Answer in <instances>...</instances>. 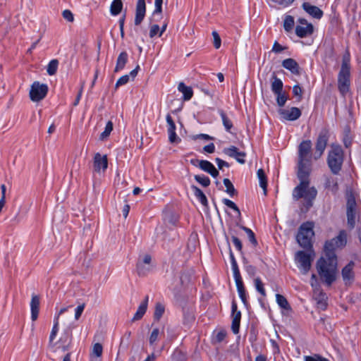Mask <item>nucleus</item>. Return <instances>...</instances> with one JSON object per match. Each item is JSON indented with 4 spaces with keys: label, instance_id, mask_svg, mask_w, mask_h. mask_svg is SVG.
Returning <instances> with one entry per match:
<instances>
[{
    "label": "nucleus",
    "instance_id": "55",
    "mask_svg": "<svg viewBox=\"0 0 361 361\" xmlns=\"http://www.w3.org/2000/svg\"><path fill=\"white\" fill-rule=\"evenodd\" d=\"M324 358L319 354H314L312 356H305V361H324Z\"/></svg>",
    "mask_w": 361,
    "mask_h": 361
},
{
    "label": "nucleus",
    "instance_id": "32",
    "mask_svg": "<svg viewBox=\"0 0 361 361\" xmlns=\"http://www.w3.org/2000/svg\"><path fill=\"white\" fill-rule=\"evenodd\" d=\"M192 189L194 191L195 197L200 201V202L205 207H207L208 202L206 195L204 192L197 186L192 185Z\"/></svg>",
    "mask_w": 361,
    "mask_h": 361
},
{
    "label": "nucleus",
    "instance_id": "19",
    "mask_svg": "<svg viewBox=\"0 0 361 361\" xmlns=\"http://www.w3.org/2000/svg\"><path fill=\"white\" fill-rule=\"evenodd\" d=\"M355 267V262L350 261L346 266H345L341 271L343 279L345 284L348 282L350 283L354 280L355 273L353 269Z\"/></svg>",
    "mask_w": 361,
    "mask_h": 361
},
{
    "label": "nucleus",
    "instance_id": "51",
    "mask_svg": "<svg viewBox=\"0 0 361 361\" xmlns=\"http://www.w3.org/2000/svg\"><path fill=\"white\" fill-rule=\"evenodd\" d=\"M159 334V329H157V328L154 329L151 333L150 336H149V341L150 345H153L157 341Z\"/></svg>",
    "mask_w": 361,
    "mask_h": 361
},
{
    "label": "nucleus",
    "instance_id": "12",
    "mask_svg": "<svg viewBox=\"0 0 361 361\" xmlns=\"http://www.w3.org/2000/svg\"><path fill=\"white\" fill-rule=\"evenodd\" d=\"M72 329L70 326L66 328L61 336L60 337L58 343L59 344L58 348L61 349L63 352L68 350L72 342Z\"/></svg>",
    "mask_w": 361,
    "mask_h": 361
},
{
    "label": "nucleus",
    "instance_id": "49",
    "mask_svg": "<svg viewBox=\"0 0 361 361\" xmlns=\"http://www.w3.org/2000/svg\"><path fill=\"white\" fill-rule=\"evenodd\" d=\"M302 93V90L299 85H295L293 87V94L295 97H298V101H301Z\"/></svg>",
    "mask_w": 361,
    "mask_h": 361
},
{
    "label": "nucleus",
    "instance_id": "24",
    "mask_svg": "<svg viewBox=\"0 0 361 361\" xmlns=\"http://www.w3.org/2000/svg\"><path fill=\"white\" fill-rule=\"evenodd\" d=\"M39 298L38 295H32L30 302L31 319L32 321L37 320L39 310Z\"/></svg>",
    "mask_w": 361,
    "mask_h": 361
},
{
    "label": "nucleus",
    "instance_id": "53",
    "mask_svg": "<svg viewBox=\"0 0 361 361\" xmlns=\"http://www.w3.org/2000/svg\"><path fill=\"white\" fill-rule=\"evenodd\" d=\"M231 266H232V269L233 271V276H234L235 281H237L238 279L239 280L242 279L237 262L232 263Z\"/></svg>",
    "mask_w": 361,
    "mask_h": 361
},
{
    "label": "nucleus",
    "instance_id": "11",
    "mask_svg": "<svg viewBox=\"0 0 361 361\" xmlns=\"http://www.w3.org/2000/svg\"><path fill=\"white\" fill-rule=\"evenodd\" d=\"M295 259L300 264V267L303 269L304 274H307L311 268L312 259L310 254L302 250L298 251Z\"/></svg>",
    "mask_w": 361,
    "mask_h": 361
},
{
    "label": "nucleus",
    "instance_id": "48",
    "mask_svg": "<svg viewBox=\"0 0 361 361\" xmlns=\"http://www.w3.org/2000/svg\"><path fill=\"white\" fill-rule=\"evenodd\" d=\"M223 203L226 205L228 207L232 209L233 210H234L235 212H237L238 214H240V209L238 207V206L231 200H228V199H224L222 200Z\"/></svg>",
    "mask_w": 361,
    "mask_h": 361
},
{
    "label": "nucleus",
    "instance_id": "62",
    "mask_svg": "<svg viewBox=\"0 0 361 361\" xmlns=\"http://www.w3.org/2000/svg\"><path fill=\"white\" fill-rule=\"evenodd\" d=\"M215 161L219 169H222L224 166L229 167V164L228 162L219 158H216Z\"/></svg>",
    "mask_w": 361,
    "mask_h": 361
},
{
    "label": "nucleus",
    "instance_id": "6",
    "mask_svg": "<svg viewBox=\"0 0 361 361\" xmlns=\"http://www.w3.org/2000/svg\"><path fill=\"white\" fill-rule=\"evenodd\" d=\"M347 243V235L345 231H341L338 235L326 241L324 245L326 254H335L334 250L344 247Z\"/></svg>",
    "mask_w": 361,
    "mask_h": 361
},
{
    "label": "nucleus",
    "instance_id": "23",
    "mask_svg": "<svg viewBox=\"0 0 361 361\" xmlns=\"http://www.w3.org/2000/svg\"><path fill=\"white\" fill-rule=\"evenodd\" d=\"M200 168L205 172L209 173L214 178H216L219 176L218 170L209 161L201 160L200 162Z\"/></svg>",
    "mask_w": 361,
    "mask_h": 361
},
{
    "label": "nucleus",
    "instance_id": "2",
    "mask_svg": "<svg viewBox=\"0 0 361 361\" xmlns=\"http://www.w3.org/2000/svg\"><path fill=\"white\" fill-rule=\"evenodd\" d=\"M321 279L328 286H331L336 279L337 258L336 254L325 253V257H320L316 264Z\"/></svg>",
    "mask_w": 361,
    "mask_h": 361
},
{
    "label": "nucleus",
    "instance_id": "33",
    "mask_svg": "<svg viewBox=\"0 0 361 361\" xmlns=\"http://www.w3.org/2000/svg\"><path fill=\"white\" fill-rule=\"evenodd\" d=\"M238 292L239 294V296L242 300V302L244 303V305H247V298H246V294H245V289L243 285V280H237L235 281Z\"/></svg>",
    "mask_w": 361,
    "mask_h": 361
},
{
    "label": "nucleus",
    "instance_id": "5",
    "mask_svg": "<svg viewBox=\"0 0 361 361\" xmlns=\"http://www.w3.org/2000/svg\"><path fill=\"white\" fill-rule=\"evenodd\" d=\"M343 162V151L340 145H332L327 157V164L334 174H338Z\"/></svg>",
    "mask_w": 361,
    "mask_h": 361
},
{
    "label": "nucleus",
    "instance_id": "20",
    "mask_svg": "<svg viewBox=\"0 0 361 361\" xmlns=\"http://www.w3.org/2000/svg\"><path fill=\"white\" fill-rule=\"evenodd\" d=\"M166 122L169 125L168 128V133H169V140L171 143L178 142L180 141V139L177 136L176 133V125L174 121H173L172 117L170 114H167L166 116Z\"/></svg>",
    "mask_w": 361,
    "mask_h": 361
},
{
    "label": "nucleus",
    "instance_id": "29",
    "mask_svg": "<svg viewBox=\"0 0 361 361\" xmlns=\"http://www.w3.org/2000/svg\"><path fill=\"white\" fill-rule=\"evenodd\" d=\"M128 55L126 51H122L118 56L114 72L123 70L128 61Z\"/></svg>",
    "mask_w": 361,
    "mask_h": 361
},
{
    "label": "nucleus",
    "instance_id": "10",
    "mask_svg": "<svg viewBox=\"0 0 361 361\" xmlns=\"http://www.w3.org/2000/svg\"><path fill=\"white\" fill-rule=\"evenodd\" d=\"M153 269V265L152 264V257L151 255L146 254L142 257H140L138 258L136 269L138 276H145L150 271H152Z\"/></svg>",
    "mask_w": 361,
    "mask_h": 361
},
{
    "label": "nucleus",
    "instance_id": "30",
    "mask_svg": "<svg viewBox=\"0 0 361 361\" xmlns=\"http://www.w3.org/2000/svg\"><path fill=\"white\" fill-rule=\"evenodd\" d=\"M178 90L183 94V99L185 101L190 100L193 95L192 88L186 86L183 82L179 83Z\"/></svg>",
    "mask_w": 361,
    "mask_h": 361
},
{
    "label": "nucleus",
    "instance_id": "27",
    "mask_svg": "<svg viewBox=\"0 0 361 361\" xmlns=\"http://www.w3.org/2000/svg\"><path fill=\"white\" fill-rule=\"evenodd\" d=\"M283 84L281 79L278 78L274 72L271 75V89L274 94H279L283 92Z\"/></svg>",
    "mask_w": 361,
    "mask_h": 361
},
{
    "label": "nucleus",
    "instance_id": "59",
    "mask_svg": "<svg viewBox=\"0 0 361 361\" xmlns=\"http://www.w3.org/2000/svg\"><path fill=\"white\" fill-rule=\"evenodd\" d=\"M126 13L123 15V16L119 19V28H120V31H121V36L122 38L124 37V30H123V27H124V22H125V18H126Z\"/></svg>",
    "mask_w": 361,
    "mask_h": 361
},
{
    "label": "nucleus",
    "instance_id": "17",
    "mask_svg": "<svg viewBox=\"0 0 361 361\" xmlns=\"http://www.w3.org/2000/svg\"><path fill=\"white\" fill-rule=\"evenodd\" d=\"M224 152L230 157L235 158L240 164H243L245 163V160L244 159L246 156L245 152H239L238 149L235 146H231L230 147L225 148L224 149Z\"/></svg>",
    "mask_w": 361,
    "mask_h": 361
},
{
    "label": "nucleus",
    "instance_id": "61",
    "mask_svg": "<svg viewBox=\"0 0 361 361\" xmlns=\"http://www.w3.org/2000/svg\"><path fill=\"white\" fill-rule=\"evenodd\" d=\"M285 49H286V47H282L277 42H275L273 45V47H272V51H274L275 53H280L282 51H283Z\"/></svg>",
    "mask_w": 361,
    "mask_h": 361
},
{
    "label": "nucleus",
    "instance_id": "52",
    "mask_svg": "<svg viewBox=\"0 0 361 361\" xmlns=\"http://www.w3.org/2000/svg\"><path fill=\"white\" fill-rule=\"evenodd\" d=\"M212 36L214 38V46L216 49H219L221 47V43L220 36L216 31L212 32Z\"/></svg>",
    "mask_w": 361,
    "mask_h": 361
},
{
    "label": "nucleus",
    "instance_id": "7",
    "mask_svg": "<svg viewBox=\"0 0 361 361\" xmlns=\"http://www.w3.org/2000/svg\"><path fill=\"white\" fill-rule=\"evenodd\" d=\"M356 201L354 195L350 193L347 195L346 214L348 227L352 229L355 225Z\"/></svg>",
    "mask_w": 361,
    "mask_h": 361
},
{
    "label": "nucleus",
    "instance_id": "31",
    "mask_svg": "<svg viewBox=\"0 0 361 361\" xmlns=\"http://www.w3.org/2000/svg\"><path fill=\"white\" fill-rule=\"evenodd\" d=\"M123 2L121 0H114L110 6V12L112 16L118 15L123 9Z\"/></svg>",
    "mask_w": 361,
    "mask_h": 361
},
{
    "label": "nucleus",
    "instance_id": "43",
    "mask_svg": "<svg viewBox=\"0 0 361 361\" xmlns=\"http://www.w3.org/2000/svg\"><path fill=\"white\" fill-rule=\"evenodd\" d=\"M112 130H113V123L111 121H109L107 122L104 132L102 133V134L100 135V139L101 140L106 139L107 137H109V135H110V133Z\"/></svg>",
    "mask_w": 361,
    "mask_h": 361
},
{
    "label": "nucleus",
    "instance_id": "16",
    "mask_svg": "<svg viewBox=\"0 0 361 361\" xmlns=\"http://www.w3.org/2000/svg\"><path fill=\"white\" fill-rule=\"evenodd\" d=\"M146 13L145 0H137L136 4L135 25H139L142 22Z\"/></svg>",
    "mask_w": 361,
    "mask_h": 361
},
{
    "label": "nucleus",
    "instance_id": "18",
    "mask_svg": "<svg viewBox=\"0 0 361 361\" xmlns=\"http://www.w3.org/2000/svg\"><path fill=\"white\" fill-rule=\"evenodd\" d=\"M93 167L96 172L99 173L101 169L104 171L108 167L106 155L102 156L99 153H97L94 157Z\"/></svg>",
    "mask_w": 361,
    "mask_h": 361
},
{
    "label": "nucleus",
    "instance_id": "41",
    "mask_svg": "<svg viewBox=\"0 0 361 361\" xmlns=\"http://www.w3.org/2000/svg\"><path fill=\"white\" fill-rule=\"evenodd\" d=\"M59 61L57 59H53L51 60L47 68V73L49 75H53L56 73L57 68H58Z\"/></svg>",
    "mask_w": 361,
    "mask_h": 361
},
{
    "label": "nucleus",
    "instance_id": "38",
    "mask_svg": "<svg viewBox=\"0 0 361 361\" xmlns=\"http://www.w3.org/2000/svg\"><path fill=\"white\" fill-rule=\"evenodd\" d=\"M239 226L243 231H244L247 233L250 242L253 245V246L256 247L258 245V243L253 231L250 228L245 226L240 225Z\"/></svg>",
    "mask_w": 361,
    "mask_h": 361
},
{
    "label": "nucleus",
    "instance_id": "25",
    "mask_svg": "<svg viewBox=\"0 0 361 361\" xmlns=\"http://www.w3.org/2000/svg\"><path fill=\"white\" fill-rule=\"evenodd\" d=\"M314 32V26L312 24H309L307 26L303 27L297 25L295 27V34L300 38L306 37L311 35Z\"/></svg>",
    "mask_w": 361,
    "mask_h": 361
},
{
    "label": "nucleus",
    "instance_id": "64",
    "mask_svg": "<svg viewBox=\"0 0 361 361\" xmlns=\"http://www.w3.org/2000/svg\"><path fill=\"white\" fill-rule=\"evenodd\" d=\"M203 150L205 152L212 154V153L214 152L215 146H214V143H210V144L204 146V148H203Z\"/></svg>",
    "mask_w": 361,
    "mask_h": 361
},
{
    "label": "nucleus",
    "instance_id": "1",
    "mask_svg": "<svg viewBox=\"0 0 361 361\" xmlns=\"http://www.w3.org/2000/svg\"><path fill=\"white\" fill-rule=\"evenodd\" d=\"M312 142L310 140H303L298 146V162L297 176L300 183L293 191V197L297 201L300 198L305 199L304 207L308 210L313 205L317 190L314 187L309 188L310 174L311 171Z\"/></svg>",
    "mask_w": 361,
    "mask_h": 361
},
{
    "label": "nucleus",
    "instance_id": "47",
    "mask_svg": "<svg viewBox=\"0 0 361 361\" xmlns=\"http://www.w3.org/2000/svg\"><path fill=\"white\" fill-rule=\"evenodd\" d=\"M103 352V347L102 344L97 343L93 345L92 355H95L96 357H101Z\"/></svg>",
    "mask_w": 361,
    "mask_h": 361
},
{
    "label": "nucleus",
    "instance_id": "15",
    "mask_svg": "<svg viewBox=\"0 0 361 361\" xmlns=\"http://www.w3.org/2000/svg\"><path fill=\"white\" fill-rule=\"evenodd\" d=\"M232 324L231 329L235 334H238L241 319V312L237 310V305L235 301L232 302Z\"/></svg>",
    "mask_w": 361,
    "mask_h": 361
},
{
    "label": "nucleus",
    "instance_id": "40",
    "mask_svg": "<svg viewBox=\"0 0 361 361\" xmlns=\"http://www.w3.org/2000/svg\"><path fill=\"white\" fill-rule=\"evenodd\" d=\"M172 361H185L187 355L185 353L179 349H176L171 355Z\"/></svg>",
    "mask_w": 361,
    "mask_h": 361
},
{
    "label": "nucleus",
    "instance_id": "50",
    "mask_svg": "<svg viewBox=\"0 0 361 361\" xmlns=\"http://www.w3.org/2000/svg\"><path fill=\"white\" fill-rule=\"evenodd\" d=\"M226 336V332L224 330L219 331L215 337L213 338V342L216 343H221L224 340Z\"/></svg>",
    "mask_w": 361,
    "mask_h": 361
},
{
    "label": "nucleus",
    "instance_id": "60",
    "mask_svg": "<svg viewBox=\"0 0 361 361\" xmlns=\"http://www.w3.org/2000/svg\"><path fill=\"white\" fill-rule=\"evenodd\" d=\"M159 30V26L158 25H153L150 27L149 37L151 38H153L158 33Z\"/></svg>",
    "mask_w": 361,
    "mask_h": 361
},
{
    "label": "nucleus",
    "instance_id": "13",
    "mask_svg": "<svg viewBox=\"0 0 361 361\" xmlns=\"http://www.w3.org/2000/svg\"><path fill=\"white\" fill-rule=\"evenodd\" d=\"M314 298L317 301V308L325 310L327 307L326 294L320 288V286L317 284L314 288Z\"/></svg>",
    "mask_w": 361,
    "mask_h": 361
},
{
    "label": "nucleus",
    "instance_id": "54",
    "mask_svg": "<svg viewBox=\"0 0 361 361\" xmlns=\"http://www.w3.org/2000/svg\"><path fill=\"white\" fill-rule=\"evenodd\" d=\"M129 80H130V75H123L117 80V82L116 83V88L118 87L119 86L126 85V83L128 82Z\"/></svg>",
    "mask_w": 361,
    "mask_h": 361
},
{
    "label": "nucleus",
    "instance_id": "36",
    "mask_svg": "<svg viewBox=\"0 0 361 361\" xmlns=\"http://www.w3.org/2000/svg\"><path fill=\"white\" fill-rule=\"evenodd\" d=\"M276 302L280 307L286 310H291L290 305L283 295L281 294H276Z\"/></svg>",
    "mask_w": 361,
    "mask_h": 361
},
{
    "label": "nucleus",
    "instance_id": "26",
    "mask_svg": "<svg viewBox=\"0 0 361 361\" xmlns=\"http://www.w3.org/2000/svg\"><path fill=\"white\" fill-rule=\"evenodd\" d=\"M149 296L147 295L145 300L141 302L135 314H134L132 322L140 320L142 318L147 309Z\"/></svg>",
    "mask_w": 361,
    "mask_h": 361
},
{
    "label": "nucleus",
    "instance_id": "45",
    "mask_svg": "<svg viewBox=\"0 0 361 361\" xmlns=\"http://www.w3.org/2000/svg\"><path fill=\"white\" fill-rule=\"evenodd\" d=\"M194 178L196 181H197L204 187H207L210 185V179L207 176H200L199 175H195Z\"/></svg>",
    "mask_w": 361,
    "mask_h": 361
},
{
    "label": "nucleus",
    "instance_id": "4",
    "mask_svg": "<svg viewBox=\"0 0 361 361\" xmlns=\"http://www.w3.org/2000/svg\"><path fill=\"white\" fill-rule=\"evenodd\" d=\"M314 224L312 221H306L300 225L296 235V240L300 247L309 252H312Z\"/></svg>",
    "mask_w": 361,
    "mask_h": 361
},
{
    "label": "nucleus",
    "instance_id": "34",
    "mask_svg": "<svg viewBox=\"0 0 361 361\" xmlns=\"http://www.w3.org/2000/svg\"><path fill=\"white\" fill-rule=\"evenodd\" d=\"M257 177L259 180V185L263 189L264 194L267 193V176L262 169H259L257 171Z\"/></svg>",
    "mask_w": 361,
    "mask_h": 361
},
{
    "label": "nucleus",
    "instance_id": "57",
    "mask_svg": "<svg viewBox=\"0 0 361 361\" xmlns=\"http://www.w3.org/2000/svg\"><path fill=\"white\" fill-rule=\"evenodd\" d=\"M231 240H232L233 243L234 244V245L237 248V250L238 251L241 252L242 251L243 245H242V243H241L240 240L238 238H237L236 236H234V235H233L231 237Z\"/></svg>",
    "mask_w": 361,
    "mask_h": 361
},
{
    "label": "nucleus",
    "instance_id": "21",
    "mask_svg": "<svg viewBox=\"0 0 361 361\" xmlns=\"http://www.w3.org/2000/svg\"><path fill=\"white\" fill-rule=\"evenodd\" d=\"M302 8L311 16L316 19H321L323 16V11L317 6H312L308 2H304Z\"/></svg>",
    "mask_w": 361,
    "mask_h": 361
},
{
    "label": "nucleus",
    "instance_id": "44",
    "mask_svg": "<svg viewBox=\"0 0 361 361\" xmlns=\"http://www.w3.org/2000/svg\"><path fill=\"white\" fill-rule=\"evenodd\" d=\"M164 312V307L159 302L156 304L154 317L157 320H159Z\"/></svg>",
    "mask_w": 361,
    "mask_h": 361
},
{
    "label": "nucleus",
    "instance_id": "56",
    "mask_svg": "<svg viewBox=\"0 0 361 361\" xmlns=\"http://www.w3.org/2000/svg\"><path fill=\"white\" fill-rule=\"evenodd\" d=\"M62 16L68 22H73L74 20L73 15L70 10H64L62 13Z\"/></svg>",
    "mask_w": 361,
    "mask_h": 361
},
{
    "label": "nucleus",
    "instance_id": "63",
    "mask_svg": "<svg viewBox=\"0 0 361 361\" xmlns=\"http://www.w3.org/2000/svg\"><path fill=\"white\" fill-rule=\"evenodd\" d=\"M200 138L204 139V140H212L214 139L210 135H207V134H202V133L193 136V140H197V139H200Z\"/></svg>",
    "mask_w": 361,
    "mask_h": 361
},
{
    "label": "nucleus",
    "instance_id": "3",
    "mask_svg": "<svg viewBox=\"0 0 361 361\" xmlns=\"http://www.w3.org/2000/svg\"><path fill=\"white\" fill-rule=\"evenodd\" d=\"M350 58L348 51L343 56L341 70L338 75V88L342 95L348 92L350 85Z\"/></svg>",
    "mask_w": 361,
    "mask_h": 361
},
{
    "label": "nucleus",
    "instance_id": "22",
    "mask_svg": "<svg viewBox=\"0 0 361 361\" xmlns=\"http://www.w3.org/2000/svg\"><path fill=\"white\" fill-rule=\"evenodd\" d=\"M282 66L290 71L293 74L299 75L300 74V68L295 60L289 58L282 61Z\"/></svg>",
    "mask_w": 361,
    "mask_h": 361
},
{
    "label": "nucleus",
    "instance_id": "14",
    "mask_svg": "<svg viewBox=\"0 0 361 361\" xmlns=\"http://www.w3.org/2000/svg\"><path fill=\"white\" fill-rule=\"evenodd\" d=\"M279 114L281 117L286 121H295L301 116V111L297 107L290 109H280Z\"/></svg>",
    "mask_w": 361,
    "mask_h": 361
},
{
    "label": "nucleus",
    "instance_id": "42",
    "mask_svg": "<svg viewBox=\"0 0 361 361\" xmlns=\"http://www.w3.org/2000/svg\"><path fill=\"white\" fill-rule=\"evenodd\" d=\"M255 286L256 290L263 296H266L265 289L264 288V283L259 278H256L254 281Z\"/></svg>",
    "mask_w": 361,
    "mask_h": 361
},
{
    "label": "nucleus",
    "instance_id": "39",
    "mask_svg": "<svg viewBox=\"0 0 361 361\" xmlns=\"http://www.w3.org/2000/svg\"><path fill=\"white\" fill-rule=\"evenodd\" d=\"M219 113L222 118L224 126L225 127L226 130L229 132L233 127L232 121L229 119V118L226 116L223 110H219Z\"/></svg>",
    "mask_w": 361,
    "mask_h": 361
},
{
    "label": "nucleus",
    "instance_id": "9",
    "mask_svg": "<svg viewBox=\"0 0 361 361\" xmlns=\"http://www.w3.org/2000/svg\"><path fill=\"white\" fill-rule=\"evenodd\" d=\"M48 92V86L46 84H41L38 81L34 82L30 87V97L32 102L42 100Z\"/></svg>",
    "mask_w": 361,
    "mask_h": 361
},
{
    "label": "nucleus",
    "instance_id": "28",
    "mask_svg": "<svg viewBox=\"0 0 361 361\" xmlns=\"http://www.w3.org/2000/svg\"><path fill=\"white\" fill-rule=\"evenodd\" d=\"M59 322L58 321V317H55L54 319V326L52 328V330L51 331V334L49 336V347L51 349H54L56 345V343H54V341L56 336V334L59 331Z\"/></svg>",
    "mask_w": 361,
    "mask_h": 361
},
{
    "label": "nucleus",
    "instance_id": "58",
    "mask_svg": "<svg viewBox=\"0 0 361 361\" xmlns=\"http://www.w3.org/2000/svg\"><path fill=\"white\" fill-rule=\"evenodd\" d=\"M84 308H85V303H82V305H78L77 307V308L75 309V318L76 320H78L80 317V316L84 310Z\"/></svg>",
    "mask_w": 361,
    "mask_h": 361
},
{
    "label": "nucleus",
    "instance_id": "35",
    "mask_svg": "<svg viewBox=\"0 0 361 361\" xmlns=\"http://www.w3.org/2000/svg\"><path fill=\"white\" fill-rule=\"evenodd\" d=\"M223 182L226 187L225 191L230 195V197H232L238 195V191L235 189L233 183L228 178H224Z\"/></svg>",
    "mask_w": 361,
    "mask_h": 361
},
{
    "label": "nucleus",
    "instance_id": "37",
    "mask_svg": "<svg viewBox=\"0 0 361 361\" xmlns=\"http://www.w3.org/2000/svg\"><path fill=\"white\" fill-rule=\"evenodd\" d=\"M295 24L294 18L292 16H286L283 21V28L286 32H290L293 30Z\"/></svg>",
    "mask_w": 361,
    "mask_h": 361
},
{
    "label": "nucleus",
    "instance_id": "8",
    "mask_svg": "<svg viewBox=\"0 0 361 361\" xmlns=\"http://www.w3.org/2000/svg\"><path fill=\"white\" fill-rule=\"evenodd\" d=\"M329 138V130L327 128L322 129V130L319 132V134L316 142L315 152L314 154V159H318L319 158L321 157V156L322 155L326 149Z\"/></svg>",
    "mask_w": 361,
    "mask_h": 361
},
{
    "label": "nucleus",
    "instance_id": "46",
    "mask_svg": "<svg viewBox=\"0 0 361 361\" xmlns=\"http://www.w3.org/2000/svg\"><path fill=\"white\" fill-rule=\"evenodd\" d=\"M275 95H276L277 104L280 107L283 106L288 99V97L286 95L285 92H280L279 94H275Z\"/></svg>",
    "mask_w": 361,
    "mask_h": 361
}]
</instances>
